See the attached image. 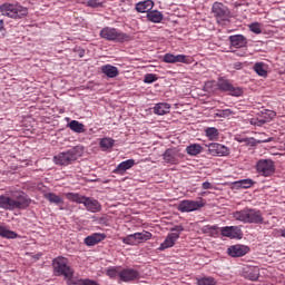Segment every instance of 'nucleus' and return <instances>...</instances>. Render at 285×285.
<instances>
[{"mask_svg":"<svg viewBox=\"0 0 285 285\" xmlns=\"http://www.w3.org/2000/svg\"><path fill=\"white\" fill-rule=\"evenodd\" d=\"M233 217L234 219L245 224L249 223V224L259 225L264 223V217L262 215V212L259 209H254L249 207H245L244 209L234 212Z\"/></svg>","mask_w":285,"mask_h":285,"instance_id":"1","label":"nucleus"},{"mask_svg":"<svg viewBox=\"0 0 285 285\" xmlns=\"http://www.w3.org/2000/svg\"><path fill=\"white\" fill-rule=\"evenodd\" d=\"M65 197L68 200L76 202L77 204H83L85 208L88 212H91V214H98L101 212V204L96 200V198L81 196L79 193H66Z\"/></svg>","mask_w":285,"mask_h":285,"instance_id":"2","label":"nucleus"},{"mask_svg":"<svg viewBox=\"0 0 285 285\" xmlns=\"http://www.w3.org/2000/svg\"><path fill=\"white\" fill-rule=\"evenodd\" d=\"M0 11L2 16L11 17L12 19H21L29 13V9L19 3H1Z\"/></svg>","mask_w":285,"mask_h":285,"instance_id":"3","label":"nucleus"},{"mask_svg":"<svg viewBox=\"0 0 285 285\" xmlns=\"http://www.w3.org/2000/svg\"><path fill=\"white\" fill-rule=\"evenodd\" d=\"M99 36L102 39H107V41H116L119 43H124L125 41H129L131 39L128 33L121 32V30L112 27L102 28Z\"/></svg>","mask_w":285,"mask_h":285,"instance_id":"4","label":"nucleus"},{"mask_svg":"<svg viewBox=\"0 0 285 285\" xmlns=\"http://www.w3.org/2000/svg\"><path fill=\"white\" fill-rule=\"evenodd\" d=\"M79 157H81L80 149L71 148V149H68L67 151H61L60 154L55 155L53 163L56 165L67 166L77 161Z\"/></svg>","mask_w":285,"mask_h":285,"instance_id":"5","label":"nucleus"},{"mask_svg":"<svg viewBox=\"0 0 285 285\" xmlns=\"http://www.w3.org/2000/svg\"><path fill=\"white\" fill-rule=\"evenodd\" d=\"M12 209H26L29 208L31 200L23 190H13L11 193Z\"/></svg>","mask_w":285,"mask_h":285,"instance_id":"6","label":"nucleus"},{"mask_svg":"<svg viewBox=\"0 0 285 285\" xmlns=\"http://www.w3.org/2000/svg\"><path fill=\"white\" fill-rule=\"evenodd\" d=\"M53 269L56 275H63L67 278L73 277V269L69 267L68 259L61 256L53 259Z\"/></svg>","mask_w":285,"mask_h":285,"instance_id":"7","label":"nucleus"},{"mask_svg":"<svg viewBox=\"0 0 285 285\" xmlns=\"http://www.w3.org/2000/svg\"><path fill=\"white\" fill-rule=\"evenodd\" d=\"M217 88L222 92H228L229 96L240 97L243 95L242 88L234 86L229 79H224V77H219Z\"/></svg>","mask_w":285,"mask_h":285,"instance_id":"8","label":"nucleus"},{"mask_svg":"<svg viewBox=\"0 0 285 285\" xmlns=\"http://www.w3.org/2000/svg\"><path fill=\"white\" fill-rule=\"evenodd\" d=\"M151 237L153 234L144 229L142 232L129 234V236L124 237L122 242L127 245H138L139 243L148 242V239H151Z\"/></svg>","mask_w":285,"mask_h":285,"instance_id":"9","label":"nucleus"},{"mask_svg":"<svg viewBox=\"0 0 285 285\" xmlns=\"http://www.w3.org/2000/svg\"><path fill=\"white\" fill-rule=\"evenodd\" d=\"M205 202L203 198L200 200H181L178 204V212L181 214H188L190 212H197L200 208H204Z\"/></svg>","mask_w":285,"mask_h":285,"instance_id":"10","label":"nucleus"},{"mask_svg":"<svg viewBox=\"0 0 285 285\" xmlns=\"http://www.w3.org/2000/svg\"><path fill=\"white\" fill-rule=\"evenodd\" d=\"M212 13L216 18L217 22L228 21L230 17V11L224 3L214 2L212 8Z\"/></svg>","mask_w":285,"mask_h":285,"instance_id":"11","label":"nucleus"},{"mask_svg":"<svg viewBox=\"0 0 285 285\" xmlns=\"http://www.w3.org/2000/svg\"><path fill=\"white\" fill-rule=\"evenodd\" d=\"M256 171L262 176L269 177L275 173V166L271 159H261L256 163Z\"/></svg>","mask_w":285,"mask_h":285,"instance_id":"12","label":"nucleus"},{"mask_svg":"<svg viewBox=\"0 0 285 285\" xmlns=\"http://www.w3.org/2000/svg\"><path fill=\"white\" fill-rule=\"evenodd\" d=\"M163 62L165 63H193V56L187 55H174L171 52H167L163 56Z\"/></svg>","mask_w":285,"mask_h":285,"instance_id":"13","label":"nucleus"},{"mask_svg":"<svg viewBox=\"0 0 285 285\" xmlns=\"http://www.w3.org/2000/svg\"><path fill=\"white\" fill-rule=\"evenodd\" d=\"M208 154L210 156L225 157L229 156L230 149L224 146V144L210 142L208 144Z\"/></svg>","mask_w":285,"mask_h":285,"instance_id":"14","label":"nucleus"},{"mask_svg":"<svg viewBox=\"0 0 285 285\" xmlns=\"http://www.w3.org/2000/svg\"><path fill=\"white\" fill-rule=\"evenodd\" d=\"M183 230H184V226H175V228H173V232L167 235L165 242L160 244V248L165 249V248L174 247L175 243L177 242L180 235V232Z\"/></svg>","mask_w":285,"mask_h":285,"instance_id":"15","label":"nucleus"},{"mask_svg":"<svg viewBox=\"0 0 285 285\" xmlns=\"http://www.w3.org/2000/svg\"><path fill=\"white\" fill-rule=\"evenodd\" d=\"M220 234L224 237H229L230 239H242L244 236L240 226H223L220 228Z\"/></svg>","mask_w":285,"mask_h":285,"instance_id":"16","label":"nucleus"},{"mask_svg":"<svg viewBox=\"0 0 285 285\" xmlns=\"http://www.w3.org/2000/svg\"><path fill=\"white\" fill-rule=\"evenodd\" d=\"M276 112H274L273 110H265L263 112V117L262 118H252L250 119V125L252 126H264L265 124H267L268 121H272L273 118H275Z\"/></svg>","mask_w":285,"mask_h":285,"instance_id":"17","label":"nucleus"},{"mask_svg":"<svg viewBox=\"0 0 285 285\" xmlns=\"http://www.w3.org/2000/svg\"><path fill=\"white\" fill-rule=\"evenodd\" d=\"M135 165H136L135 159L122 160V161L119 163V165H117V167L114 169V173H115V174L124 175L127 170H129L130 168H132Z\"/></svg>","mask_w":285,"mask_h":285,"instance_id":"18","label":"nucleus"},{"mask_svg":"<svg viewBox=\"0 0 285 285\" xmlns=\"http://www.w3.org/2000/svg\"><path fill=\"white\" fill-rule=\"evenodd\" d=\"M138 277L139 273L136 272V269H122V272H119V278L120 281H124V283H129Z\"/></svg>","mask_w":285,"mask_h":285,"instance_id":"19","label":"nucleus"},{"mask_svg":"<svg viewBox=\"0 0 285 285\" xmlns=\"http://www.w3.org/2000/svg\"><path fill=\"white\" fill-rule=\"evenodd\" d=\"M106 237H107L106 234L95 233V234H91V236L85 237V243L86 245L91 247L94 245H97L98 243L104 242Z\"/></svg>","mask_w":285,"mask_h":285,"instance_id":"20","label":"nucleus"},{"mask_svg":"<svg viewBox=\"0 0 285 285\" xmlns=\"http://www.w3.org/2000/svg\"><path fill=\"white\" fill-rule=\"evenodd\" d=\"M170 104L169 102H156V105L153 107L154 115H168L170 112Z\"/></svg>","mask_w":285,"mask_h":285,"instance_id":"21","label":"nucleus"},{"mask_svg":"<svg viewBox=\"0 0 285 285\" xmlns=\"http://www.w3.org/2000/svg\"><path fill=\"white\" fill-rule=\"evenodd\" d=\"M155 3L153 0H144L142 2L136 3V10L138 13H149L150 10H153Z\"/></svg>","mask_w":285,"mask_h":285,"instance_id":"22","label":"nucleus"},{"mask_svg":"<svg viewBox=\"0 0 285 285\" xmlns=\"http://www.w3.org/2000/svg\"><path fill=\"white\" fill-rule=\"evenodd\" d=\"M230 46L236 47L239 49L240 47L247 46V38L245 36L238 35V36H229Z\"/></svg>","mask_w":285,"mask_h":285,"instance_id":"23","label":"nucleus"},{"mask_svg":"<svg viewBox=\"0 0 285 285\" xmlns=\"http://www.w3.org/2000/svg\"><path fill=\"white\" fill-rule=\"evenodd\" d=\"M102 73H105L110 79H115L119 75V69L116 66H111L110 63H107L106 66L101 67Z\"/></svg>","mask_w":285,"mask_h":285,"instance_id":"24","label":"nucleus"},{"mask_svg":"<svg viewBox=\"0 0 285 285\" xmlns=\"http://www.w3.org/2000/svg\"><path fill=\"white\" fill-rule=\"evenodd\" d=\"M164 19V13L158 9H149L147 13V20L150 22H161Z\"/></svg>","mask_w":285,"mask_h":285,"instance_id":"25","label":"nucleus"},{"mask_svg":"<svg viewBox=\"0 0 285 285\" xmlns=\"http://www.w3.org/2000/svg\"><path fill=\"white\" fill-rule=\"evenodd\" d=\"M114 146H115V140L111 137L100 138L99 140V147L104 151L111 150Z\"/></svg>","mask_w":285,"mask_h":285,"instance_id":"26","label":"nucleus"},{"mask_svg":"<svg viewBox=\"0 0 285 285\" xmlns=\"http://www.w3.org/2000/svg\"><path fill=\"white\" fill-rule=\"evenodd\" d=\"M261 276V271L258 267H249L247 272H244V277L249 281H257Z\"/></svg>","mask_w":285,"mask_h":285,"instance_id":"27","label":"nucleus"},{"mask_svg":"<svg viewBox=\"0 0 285 285\" xmlns=\"http://www.w3.org/2000/svg\"><path fill=\"white\" fill-rule=\"evenodd\" d=\"M163 159L165 163H168L169 165H177L178 163V159L174 154L173 149H166L165 154L163 155Z\"/></svg>","mask_w":285,"mask_h":285,"instance_id":"28","label":"nucleus"},{"mask_svg":"<svg viewBox=\"0 0 285 285\" xmlns=\"http://www.w3.org/2000/svg\"><path fill=\"white\" fill-rule=\"evenodd\" d=\"M202 151H203V146H200V144H190L186 148V154H188V156H199Z\"/></svg>","mask_w":285,"mask_h":285,"instance_id":"29","label":"nucleus"},{"mask_svg":"<svg viewBox=\"0 0 285 285\" xmlns=\"http://www.w3.org/2000/svg\"><path fill=\"white\" fill-rule=\"evenodd\" d=\"M45 198L49 200L50 204H56L57 206L63 204V198L56 193H45Z\"/></svg>","mask_w":285,"mask_h":285,"instance_id":"30","label":"nucleus"},{"mask_svg":"<svg viewBox=\"0 0 285 285\" xmlns=\"http://www.w3.org/2000/svg\"><path fill=\"white\" fill-rule=\"evenodd\" d=\"M0 236L7 237V239H14L18 237V234L13 229H9L7 226H0Z\"/></svg>","mask_w":285,"mask_h":285,"instance_id":"31","label":"nucleus"},{"mask_svg":"<svg viewBox=\"0 0 285 285\" xmlns=\"http://www.w3.org/2000/svg\"><path fill=\"white\" fill-rule=\"evenodd\" d=\"M68 127H69V129H71V131H75V132H85L86 131L85 125L78 120L69 121Z\"/></svg>","mask_w":285,"mask_h":285,"instance_id":"32","label":"nucleus"},{"mask_svg":"<svg viewBox=\"0 0 285 285\" xmlns=\"http://www.w3.org/2000/svg\"><path fill=\"white\" fill-rule=\"evenodd\" d=\"M0 208L12 209V196L0 195Z\"/></svg>","mask_w":285,"mask_h":285,"instance_id":"33","label":"nucleus"},{"mask_svg":"<svg viewBox=\"0 0 285 285\" xmlns=\"http://www.w3.org/2000/svg\"><path fill=\"white\" fill-rule=\"evenodd\" d=\"M254 71L255 73L259 75V77H267L268 75V71L264 62H256L254 65Z\"/></svg>","mask_w":285,"mask_h":285,"instance_id":"34","label":"nucleus"},{"mask_svg":"<svg viewBox=\"0 0 285 285\" xmlns=\"http://www.w3.org/2000/svg\"><path fill=\"white\" fill-rule=\"evenodd\" d=\"M206 137L209 138V140H217L219 137V131L216 127H207L206 129Z\"/></svg>","mask_w":285,"mask_h":285,"instance_id":"35","label":"nucleus"},{"mask_svg":"<svg viewBox=\"0 0 285 285\" xmlns=\"http://www.w3.org/2000/svg\"><path fill=\"white\" fill-rule=\"evenodd\" d=\"M236 184L242 189H249L250 187H253V185H255V181L254 179L247 178V179H239L238 181H236Z\"/></svg>","mask_w":285,"mask_h":285,"instance_id":"36","label":"nucleus"},{"mask_svg":"<svg viewBox=\"0 0 285 285\" xmlns=\"http://www.w3.org/2000/svg\"><path fill=\"white\" fill-rule=\"evenodd\" d=\"M198 285H216V281L213 276H203L197 278Z\"/></svg>","mask_w":285,"mask_h":285,"instance_id":"37","label":"nucleus"},{"mask_svg":"<svg viewBox=\"0 0 285 285\" xmlns=\"http://www.w3.org/2000/svg\"><path fill=\"white\" fill-rule=\"evenodd\" d=\"M107 276L110 278L120 277V272H118L117 267H109L106 272Z\"/></svg>","mask_w":285,"mask_h":285,"instance_id":"38","label":"nucleus"},{"mask_svg":"<svg viewBox=\"0 0 285 285\" xmlns=\"http://www.w3.org/2000/svg\"><path fill=\"white\" fill-rule=\"evenodd\" d=\"M227 254L232 256V258H239L240 256L247 255V250H227Z\"/></svg>","mask_w":285,"mask_h":285,"instance_id":"39","label":"nucleus"},{"mask_svg":"<svg viewBox=\"0 0 285 285\" xmlns=\"http://www.w3.org/2000/svg\"><path fill=\"white\" fill-rule=\"evenodd\" d=\"M87 6L89 8H102L105 2H102V0H88Z\"/></svg>","mask_w":285,"mask_h":285,"instance_id":"40","label":"nucleus"},{"mask_svg":"<svg viewBox=\"0 0 285 285\" xmlns=\"http://www.w3.org/2000/svg\"><path fill=\"white\" fill-rule=\"evenodd\" d=\"M157 79H158L157 75H155V73H147V75H145L144 82H146L147 85H151Z\"/></svg>","mask_w":285,"mask_h":285,"instance_id":"41","label":"nucleus"},{"mask_svg":"<svg viewBox=\"0 0 285 285\" xmlns=\"http://www.w3.org/2000/svg\"><path fill=\"white\" fill-rule=\"evenodd\" d=\"M249 30L254 33H262V28H261V24L259 22H252L249 24Z\"/></svg>","mask_w":285,"mask_h":285,"instance_id":"42","label":"nucleus"},{"mask_svg":"<svg viewBox=\"0 0 285 285\" xmlns=\"http://www.w3.org/2000/svg\"><path fill=\"white\" fill-rule=\"evenodd\" d=\"M248 247H245L244 245H232L228 250H247Z\"/></svg>","mask_w":285,"mask_h":285,"instance_id":"43","label":"nucleus"},{"mask_svg":"<svg viewBox=\"0 0 285 285\" xmlns=\"http://www.w3.org/2000/svg\"><path fill=\"white\" fill-rule=\"evenodd\" d=\"M70 285H86V278H78L77 281H72Z\"/></svg>","mask_w":285,"mask_h":285,"instance_id":"44","label":"nucleus"},{"mask_svg":"<svg viewBox=\"0 0 285 285\" xmlns=\"http://www.w3.org/2000/svg\"><path fill=\"white\" fill-rule=\"evenodd\" d=\"M202 186H203V189L205 190L213 189L210 181H204Z\"/></svg>","mask_w":285,"mask_h":285,"instance_id":"45","label":"nucleus"},{"mask_svg":"<svg viewBox=\"0 0 285 285\" xmlns=\"http://www.w3.org/2000/svg\"><path fill=\"white\" fill-rule=\"evenodd\" d=\"M86 285H101L96 283V281H91V278H86Z\"/></svg>","mask_w":285,"mask_h":285,"instance_id":"46","label":"nucleus"},{"mask_svg":"<svg viewBox=\"0 0 285 285\" xmlns=\"http://www.w3.org/2000/svg\"><path fill=\"white\" fill-rule=\"evenodd\" d=\"M234 68H235V69H242L243 66H242L240 62H236V63H234Z\"/></svg>","mask_w":285,"mask_h":285,"instance_id":"47","label":"nucleus"},{"mask_svg":"<svg viewBox=\"0 0 285 285\" xmlns=\"http://www.w3.org/2000/svg\"><path fill=\"white\" fill-rule=\"evenodd\" d=\"M0 30H4V20L0 19Z\"/></svg>","mask_w":285,"mask_h":285,"instance_id":"48","label":"nucleus"},{"mask_svg":"<svg viewBox=\"0 0 285 285\" xmlns=\"http://www.w3.org/2000/svg\"><path fill=\"white\" fill-rule=\"evenodd\" d=\"M33 261H39L40 254H37L36 256H32Z\"/></svg>","mask_w":285,"mask_h":285,"instance_id":"49","label":"nucleus"},{"mask_svg":"<svg viewBox=\"0 0 285 285\" xmlns=\"http://www.w3.org/2000/svg\"><path fill=\"white\" fill-rule=\"evenodd\" d=\"M273 137L266 138V140H263V142H272Z\"/></svg>","mask_w":285,"mask_h":285,"instance_id":"50","label":"nucleus"},{"mask_svg":"<svg viewBox=\"0 0 285 285\" xmlns=\"http://www.w3.org/2000/svg\"><path fill=\"white\" fill-rule=\"evenodd\" d=\"M83 55H85V50H81V52H80V58H82Z\"/></svg>","mask_w":285,"mask_h":285,"instance_id":"51","label":"nucleus"},{"mask_svg":"<svg viewBox=\"0 0 285 285\" xmlns=\"http://www.w3.org/2000/svg\"><path fill=\"white\" fill-rule=\"evenodd\" d=\"M282 236H283V237H285V229H283V232H282Z\"/></svg>","mask_w":285,"mask_h":285,"instance_id":"52","label":"nucleus"},{"mask_svg":"<svg viewBox=\"0 0 285 285\" xmlns=\"http://www.w3.org/2000/svg\"><path fill=\"white\" fill-rule=\"evenodd\" d=\"M26 255H30V253H26Z\"/></svg>","mask_w":285,"mask_h":285,"instance_id":"53","label":"nucleus"},{"mask_svg":"<svg viewBox=\"0 0 285 285\" xmlns=\"http://www.w3.org/2000/svg\"><path fill=\"white\" fill-rule=\"evenodd\" d=\"M243 141H244V140H242V139L239 140V142H243Z\"/></svg>","mask_w":285,"mask_h":285,"instance_id":"54","label":"nucleus"}]
</instances>
